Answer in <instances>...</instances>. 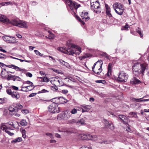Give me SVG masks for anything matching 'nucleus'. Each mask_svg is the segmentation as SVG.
Wrapping results in <instances>:
<instances>
[{"label": "nucleus", "instance_id": "30", "mask_svg": "<svg viewBox=\"0 0 149 149\" xmlns=\"http://www.w3.org/2000/svg\"><path fill=\"white\" fill-rule=\"evenodd\" d=\"M79 137L81 138L82 140L87 139V137L86 136V134H83L80 135Z\"/></svg>", "mask_w": 149, "mask_h": 149}, {"label": "nucleus", "instance_id": "23", "mask_svg": "<svg viewBox=\"0 0 149 149\" xmlns=\"http://www.w3.org/2000/svg\"><path fill=\"white\" fill-rule=\"evenodd\" d=\"M140 82V81L135 77L132 78L130 81V83L132 84H138Z\"/></svg>", "mask_w": 149, "mask_h": 149}, {"label": "nucleus", "instance_id": "40", "mask_svg": "<svg viewBox=\"0 0 149 149\" xmlns=\"http://www.w3.org/2000/svg\"><path fill=\"white\" fill-rule=\"evenodd\" d=\"M27 90L29 91H30L33 89L34 88L35 86L33 85H29L27 86Z\"/></svg>", "mask_w": 149, "mask_h": 149}, {"label": "nucleus", "instance_id": "20", "mask_svg": "<svg viewBox=\"0 0 149 149\" xmlns=\"http://www.w3.org/2000/svg\"><path fill=\"white\" fill-rule=\"evenodd\" d=\"M85 120L84 119L82 118L79 120H77L76 122V125L79 126L84 125L85 124Z\"/></svg>", "mask_w": 149, "mask_h": 149}, {"label": "nucleus", "instance_id": "13", "mask_svg": "<svg viewBox=\"0 0 149 149\" xmlns=\"http://www.w3.org/2000/svg\"><path fill=\"white\" fill-rule=\"evenodd\" d=\"M1 128L2 130L3 131L5 132L6 133H8L9 135L10 136H12L14 135V134L13 133L11 132L10 131L8 130H7L6 129L5 130V128H6V127L5 125V123H2L1 124Z\"/></svg>", "mask_w": 149, "mask_h": 149}, {"label": "nucleus", "instance_id": "16", "mask_svg": "<svg viewBox=\"0 0 149 149\" xmlns=\"http://www.w3.org/2000/svg\"><path fill=\"white\" fill-rule=\"evenodd\" d=\"M105 6L106 8V12L107 16L109 17H112V16L111 13V8L107 4H105Z\"/></svg>", "mask_w": 149, "mask_h": 149}, {"label": "nucleus", "instance_id": "47", "mask_svg": "<svg viewBox=\"0 0 149 149\" xmlns=\"http://www.w3.org/2000/svg\"><path fill=\"white\" fill-rule=\"evenodd\" d=\"M45 134L49 137L51 139L53 138V136L52 133L47 132Z\"/></svg>", "mask_w": 149, "mask_h": 149}, {"label": "nucleus", "instance_id": "53", "mask_svg": "<svg viewBox=\"0 0 149 149\" xmlns=\"http://www.w3.org/2000/svg\"><path fill=\"white\" fill-rule=\"evenodd\" d=\"M56 99H57V97L56 98H54L52 100V102H53V103H54L56 104V103H59L58 101H56Z\"/></svg>", "mask_w": 149, "mask_h": 149}, {"label": "nucleus", "instance_id": "5", "mask_svg": "<svg viewBox=\"0 0 149 149\" xmlns=\"http://www.w3.org/2000/svg\"><path fill=\"white\" fill-rule=\"evenodd\" d=\"M102 64L103 62L101 60L98 61L95 63L92 67V70L93 72L98 75L100 74L102 70Z\"/></svg>", "mask_w": 149, "mask_h": 149}, {"label": "nucleus", "instance_id": "42", "mask_svg": "<svg viewBox=\"0 0 149 149\" xmlns=\"http://www.w3.org/2000/svg\"><path fill=\"white\" fill-rule=\"evenodd\" d=\"M49 91L45 89H43L42 90L39 91L38 92V93H48L49 92Z\"/></svg>", "mask_w": 149, "mask_h": 149}, {"label": "nucleus", "instance_id": "61", "mask_svg": "<svg viewBox=\"0 0 149 149\" xmlns=\"http://www.w3.org/2000/svg\"><path fill=\"white\" fill-rule=\"evenodd\" d=\"M37 94L36 93H33L30 94L29 95V97H33L35 96Z\"/></svg>", "mask_w": 149, "mask_h": 149}, {"label": "nucleus", "instance_id": "24", "mask_svg": "<svg viewBox=\"0 0 149 149\" xmlns=\"http://www.w3.org/2000/svg\"><path fill=\"white\" fill-rule=\"evenodd\" d=\"M82 112L88 111L90 109V106L89 105H82Z\"/></svg>", "mask_w": 149, "mask_h": 149}, {"label": "nucleus", "instance_id": "36", "mask_svg": "<svg viewBox=\"0 0 149 149\" xmlns=\"http://www.w3.org/2000/svg\"><path fill=\"white\" fill-rule=\"evenodd\" d=\"M136 32H138L139 35L141 38H142L143 37V34L141 33V29L139 27H138L136 29Z\"/></svg>", "mask_w": 149, "mask_h": 149}, {"label": "nucleus", "instance_id": "21", "mask_svg": "<svg viewBox=\"0 0 149 149\" xmlns=\"http://www.w3.org/2000/svg\"><path fill=\"white\" fill-rule=\"evenodd\" d=\"M86 136H87V139L95 141L97 139V137L96 135H92L88 134H86Z\"/></svg>", "mask_w": 149, "mask_h": 149}, {"label": "nucleus", "instance_id": "46", "mask_svg": "<svg viewBox=\"0 0 149 149\" xmlns=\"http://www.w3.org/2000/svg\"><path fill=\"white\" fill-rule=\"evenodd\" d=\"M34 52L37 55L40 56H42L43 55V54H41L37 50H34Z\"/></svg>", "mask_w": 149, "mask_h": 149}, {"label": "nucleus", "instance_id": "19", "mask_svg": "<svg viewBox=\"0 0 149 149\" xmlns=\"http://www.w3.org/2000/svg\"><path fill=\"white\" fill-rule=\"evenodd\" d=\"M113 67V64L112 63H109L108 66V72L107 74V75L109 76L111 75L112 72V69Z\"/></svg>", "mask_w": 149, "mask_h": 149}, {"label": "nucleus", "instance_id": "39", "mask_svg": "<svg viewBox=\"0 0 149 149\" xmlns=\"http://www.w3.org/2000/svg\"><path fill=\"white\" fill-rule=\"evenodd\" d=\"M77 120L75 119H72L70 120H69L68 122L71 124H75L76 125V122H77Z\"/></svg>", "mask_w": 149, "mask_h": 149}, {"label": "nucleus", "instance_id": "37", "mask_svg": "<svg viewBox=\"0 0 149 149\" xmlns=\"http://www.w3.org/2000/svg\"><path fill=\"white\" fill-rule=\"evenodd\" d=\"M21 88L22 89L20 91L26 92L28 91L27 86H24L22 85L21 86Z\"/></svg>", "mask_w": 149, "mask_h": 149}, {"label": "nucleus", "instance_id": "38", "mask_svg": "<svg viewBox=\"0 0 149 149\" xmlns=\"http://www.w3.org/2000/svg\"><path fill=\"white\" fill-rule=\"evenodd\" d=\"M7 101V99L6 98H0V104H2L3 103L6 102Z\"/></svg>", "mask_w": 149, "mask_h": 149}, {"label": "nucleus", "instance_id": "41", "mask_svg": "<svg viewBox=\"0 0 149 149\" xmlns=\"http://www.w3.org/2000/svg\"><path fill=\"white\" fill-rule=\"evenodd\" d=\"M146 97V96H144L141 98L136 99V98H134L132 100L133 101L136 102H141V100H142V99H143L144 97Z\"/></svg>", "mask_w": 149, "mask_h": 149}, {"label": "nucleus", "instance_id": "34", "mask_svg": "<svg viewBox=\"0 0 149 149\" xmlns=\"http://www.w3.org/2000/svg\"><path fill=\"white\" fill-rule=\"evenodd\" d=\"M58 131L59 132H66L68 134H70L72 133V132L70 131L68 129H67L65 130H60L59 129H58Z\"/></svg>", "mask_w": 149, "mask_h": 149}, {"label": "nucleus", "instance_id": "17", "mask_svg": "<svg viewBox=\"0 0 149 149\" xmlns=\"http://www.w3.org/2000/svg\"><path fill=\"white\" fill-rule=\"evenodd\" d=\"M0 21L3 23L8 24L9 19L7 18L5 16L1 15H0Z\"/></svg>", "mask_w": 149, "mask_h": 149}, {"label": "nucleus", "instance_id": "8", "mask_svg": "<svg viewBox=\"0 0 149 149\" xmlns=\"http://www.w3.org/2000/svg\"><path fill=\"white\" fill-rule=\"evenodd\" d=\"M128 77V75L123 71H120L118 73L117 80L120 82H126Z\"/></svg>", "mask_w": 149, "mask_h": 149}, {"label": "nucleus", "instance_id": "27", "mask_svg": "<svg viewBox=\"0 0 149 149\" xmlns=\"http://www.w3.org/2000/svg\"><path fill=\"white\" fill-rule=\"evenodd\" d=\"M128 116L131 118H136L137 117V114L135 112H131L129 113Z\"/></svg>", "mask_w": 149, "mask_h": 149}, {"label": "nucleus", "instance_id": "44", "mask_svg": "<svg viewBox=\"0 0 149 149\" xmlns=\"http://www.w3.org/2000/svg\"><path fill=\"white\" fill-rule=\"evenodd\" d=\"M72 114H75L77 113V110L75 108L73 109L70 111Z\"/></svg>", "mask_w": 149, "mask_h": 149}, {"label": "nucleus", "instance_id": "2", "mask_svg": "<svg viewBox=\"0 0 149 149\" xmlns=\"http://www.w3.org/2000/svg\"><path fill=\"white\" fill-rule=\"evenodd\" d=\"M8 23H10L13 25L18 27L23 28H27L28 27V24L24 21L20 20L18 19H13L10 20Z\"/></svg>", "mask_w": 149, "mask_h": 149}, {"label": "nucleus", "instance_id": "52", "mask_svg": "<svg viewBox=\"0 0 149 149\" xmlns=\"http://www.w3.org/2000/svg\"><path fill=\"white\" fill-rule=\"evenodd\" d=\"M23 84H28L30 85H32L33 84V83L32 82L29 81H27L24 82L23 83Z\"/></svg>", "mask_w": 149, "mask_h": 149}, {"label": "nucleus", "instance_id": "50", "mask_svg": "<svg viewBox=\"0 0 149 149\" xmlns=\"http://www.w3.org/2000/svg\"><path fill=\"white\" fill-rule=\"evenodd\" d=\"M43 81L45 82H48L49 81V79L47 77H44L42 78Z\"/></svg>", "mask_w": 149, "mask_h": 149}, {"label": "nucleus", "instance_id": "25", "mask_svg": "<svg viewBox=\"0 0 149 149\" xmlns=\"http://www.w3.org/2000/svg\"><path fill=\"white\" fill-rule=\"evenodd\" d=\"M57 60L59 61L60 62V63L62 65H64L67 67H68L69 66V65L68 63L65 62L62 60L58 59H57Z\"/></svg>", "mask_w": 149, "mask_h": 149}, {"label": "nucleus", "instance_id": "18", "mask_svg": "<svg viewBox=\"0 0 149 149\" xmlns=\"http://www.w3.org/2000/svg\"><path fill=\"white\" fill-rule=\"evenodd\" d=\"M57 101H60L59 102V104L66 103L68 102V100L63 97H57Z\"/></svg>", "mask_w": 149, "mask_h": 149}, {"label": "nucleus", "instance_id": "35", "mask_svg": "<svg viewBox=\"0 0 149 149\" xmlns=\"http://www.w3.org/2000/svg\"><path fill=\"white\" fill-rule=\"evenodd\" d=\"M49 35H48V37L49 39H52L54 38L55 37L54 35L51 32L49 31H48Z\"/></svg>", "mask_w": 149, "mask_h": 149}, {"label": "nucleus", "instance_id": "59", "mask_svg": "<svg viewBox=\"0 0 149 149\" xmlns=\"http://www.w3.org/2000/svg\"><path fill=\"white\" fill-rule=\"evenodd\" d=\"M26 76L29 77H31L32 76V74L29 72L26 73Z\"/></svg>", "mask_w": 149, "mask_h": 149}, {"label": "nucleus", "instance_id": "14", "mask_svg": "<svg viewBox=\"0 0 149 149\" xmlns=\"http://www.w3.org/2000/svg\"><path fill=\"white\" fill-rule=\"evenodd\" d=\"M88 12H83L81 14V17L84 21H86L89 19V17L88 16Z\"/></svg>", "mask_w": 149, "mask_h": 149}, {"label": "nucleus", "instance_id": "10", "mask_svg": "<svg viewBox=\"0 0 149 149\" xmlns=\"http://www.w3.org/2000/svg\"><path fill=\"white\" fill-rule=\"evenodd\" d=\"M5 65L9 68L14 69L17 71H24L23 69L20 68L18 67L15 66L14 65L11 64V65H6L4 64L3 63L0 62V66L3 67Z\"/></svg>", "mask_w": 149, "mask_h": 149}, {"label": "nucleus", "instance_id": "11", "mask_svg": "<svg viewBox=\"0 0 149 149\" xmlns=\"http://www.w3.org/2000/svg\"><path fill=\"white\" fill-rule=\"evenodd\" d=\"M104 122L105 126L111 130L114 129V125L111 122L107 121L106 119H104Z\"/></svg>", "mask_w": 149, "mask_h": 149}, {"label": "nucleus", "instance_id": "28", "mask_svg": "<svg viewBox=\"0 0 149 149\" xmlns=\"http://www.w3.org/2000/svg\"><path fill=\"white\" fill-rule=\"evenodd\" d=\"M15 109H17V111H18L19 110L21 109L23 107V106L19 103L15 104Z\"/></svg>", "mask_w": 149, "mask_h": 149}, {"label": "nucleus", "instance_id": "1", "mask_svg": "<svg viewBox=\"0 0 149 149\" xmlns=\"http://www.w3.org/2000/svg\"><path fill=\"white\" fill-rule=\"evenodd\" d=\"M148 65L145 63L136 62L134 63L132 66L133 72L136 75L140 74H143V73L147 69Z\"/></svg>", "mask_w": 149, "mask_h": 149}, {"label": "nucleus", "instance_id": "62", "mask_svg": "<svg viewBox=\"0 0 149 149\" xmlns=\"http://www.w3.org/2000/svg\"><path fill=\"white\" fill-rule=\"evenodd\" d=\"M127 125V127L126 129L127 131L128 132H130L131 131V129L129 127V125L127 124H126Z\"/></svg>", "mask_w": 149, "mask_h": 149}, {"label": "nucleus", "instance_id": "29", "mask_svg": "<svg viewBox=\"0 0 149 149\" xmlns=\"http://www.w3.org/2000/svg\"><path fill=\"white\" fill-rule=\"evenodd\" d=\"M19 123L22 126H26L27 124V123L26 122V120L24 119L20 121Z\"/></svg>", "mask_w": 149, "mask_h": 149}, {"label": "nucleus", "instance_id": "7", "mask_svg": "<svg viewBox=\"0 0 149 149\" xmlns=\"http://www.w3.org/2000/svg\"><path fill=\"white\" fill-rule=\"evenodd\" d=\"M94 1V0L90 1L91 8L94 12L97 13H99L101 12L99 2L97 1Z\"/></svg>", "mask_w": 149, "mask_h": 149}, {"label": "nucleus", "instance_id": "43", "mask_svg": "<svg viewBox=\"0 0 149 149\" xmlns=\"http://www.w3.org/2000/svg\"><path fill=\"white\" fill-rule=\"evenodd\" d=\"M129 27H130L129 26V25L127 24H126V25L122 27L121 29V30H127V29Z\"/></svg>", "mask_w": 149, "mask_h": 149}, {"label": "nucleus", "instance_id": "55", "mask_svg": "<svg viewBox=\"0 0 149 149\" xmlns=\"http://www.w3.org/2000/svg\"><path fill=\"white\" fill-rule=\"evenodd\" d=\"M68 90H62L61 91V92L62 93L65 94H67L68 93Z\"/></svg>", "mask_w": 149, "mask_h": 149}, {"label": "nucleus", "instance_id": "15", "mask_svg": "<svg viewBox=\"0 0 149 149\" xmlns=\"http://www.w3.org/2000/svg\"><path fill=\"white\" fill-rule=\"evenodd\" d=\"M17 109H15V106L14 105H12L10 106L8 108V109L10 111L9 113L11 115L14 114L16 112H17Z\"/></svg>", "mask_w": 149, "mask_h": 149}, {"label": "nucleus", "instance_id": "49", "mask_svg": "<svg viewBox=\"0 0 149 149\" xmlns=\"http://www.w3.org/2000/svg\"><path fill=\"white\" fill-rule=\"evenodd\" d=\"M51 89L54 91H56L58 89L57 87L55 85L51 86Z\"/></svg>", "mask_w": 149, "mask_h": 149}, {"label": "nucleus", "instance_id": "9", "mask_svg": "<svg viewBox=\"0 0 149 149\" xmlns=\"http://www.w3.org/2000/svg\"><path fill=\"white\" fill-rule=\"evenodd\" d=\"M48 111L49 112L55 113H58L60 111L59 107L57 104L54 103H52L48 107Z\"/></svg>", "mask_w": 149, "mask_h": 149}, {"label": "nucleus", "instance_id": "63", "mask_svg": "<svg viewBox=\"0 0 149 149\" xmlns=\"http://www.w3.org/2000/svg\"><path fill=\"white\" fill-rule=\"evenodd\" d=\"M12 76V75L11 74L8 75L7 78V79L8 80H11Z\"/></svg>", "mask_w": 149, "mask_h": 149}, {"label": "nucleus", "instance_id": "45", "mask_svg": "<svg viewBox=\"0 0 149 149\" xmlns=\"http://www.w3.org/2000/svg\"><path fill=\"white\" fill-rule=\"evenodd\" d=\"M7 123H5V125L6 126V127L5 128V130H8L9 131L10 130H14V129L12 128L11 127H9L7 125Z\"/></svg>", "mask_w": 149, "mask_h": 149}, {"label": "nucleus", "instance_id": "31", "mask_svg": "<svg viewBox=\"0 0 149 149\" xmlns=\"http://www.w3.org/2000/svg\"><path fill=\"white\" fill-rule=\"evenodd\" d=\"M22 139L21 137H18L12 140V143H16L17 142H19L22 141Z\"/></svg>", "mask_w": 149, "mask_h": 149}, {"label": "nucleus", "instance_id": "56", "mask_svg": "<svg viewBox=\"0 0 149 149\" xmlns=\"http://www.w3.org/2000/svg\"><path fill=\"white\" fill-rule=\"evenodd\" d=\"M18 60H19L21 62L25 61V62H26L28 63H30L31 62V61L30 60H23L20 59L19 58H18Z\"/></svg>", "mask_w": 149, "mask_h": 149}, {"label": "nucleus", "instance_id": "12", "mask_svg": "<svg viewBox=\"0 0 149 149\" xmlns=\"http://www.w3.org/2000/svg\"><path fill=\"white\" fill-rule=\"evenodd\" d=\"M119 118L120 119V121L122 122L125 125L127 124L128 120V118L126 116L123 115H119Z\"/></svg>", "mask_w": 149, "mask_h": 149}, {"label": "nucleus", "instance_id": "22", "mask_svg": "<svg viewBox=\"0 0 149 149\" xmlns=\"http://www.w3.org/2000/svg\"><path fill=\"white\" fill-rule=\"evenodd\" d=\"M11 95L13 98H15L16 100H17L20 97L19 94L17 91H13Z\"/></svg>", "mask_w": 149, "mask_h": 149}, {"label": "nucleus", "instance_id": "4", "mask_svg": "<svg viewBox=\"0 0 149 149\" xmlns=\"http://www.w3.org/2000/svg\"><path fill=\"white\" fill-rule=\"evenodd\" d=\"M71 47L72 48H74V49H72L71 48H67L65 50V51H63V48L61 47L59 49V50L63 52V53L72 55H73L75 53L74 52L75 51L74 50L75 49H78V50L79 52V53L81 52V48L77 45L73 44L72 45Z\"/></svg>", "mask_w": 149, "mask_h": 149}, {"label": "nucleus", "instance_id": "3", "mask_svg": "<svg viewBox=\"0 0 149 149\" xmlns=\"http://www.w3.org/2000/svg\"><path fill=\"white\" fill-rule=\"evenodd\" d=\"M67 5L72 11V14H76L78 8L80 6V5L71 0H64Z\"/></svg>", "mask_w": 149, "mask_h": 149}, {"label": "nucleus", "instance_id": "51", "mask_svg": "<svg viewBox=\"0 0 149 149\" xmlns=\"http://www.w3.org/2000/svg\"><path fill=\"white\" fill-rule=\"evenodd\" d=\"M6 92L9 95H11L12 92L10 89H7L6 90Z\"/></svg>", "mask_w": 149, "mask_h": 149}, {"label": "nucleus", "instance_id": "58", "mask_svg": "<svg viewBox=\"0 0 149 149\" xmlns=\"http://www.w3.org/2000/svg\"><path fill=\"white\" fill-rule=\"evenodd\" d=\"M81 149H92L91 147L86 146H85L82 147Z\"/></svg>", "mask_w": 149, "mask_h": 149}, {"label": "nucleus", "instance_id": "48", "mask_svg": "<svg viewBox=\"0 0 149 149\" xmlns=\"http://www.w3.org/2000/svg\"><path fill=\"white\" fill-rule=\"evenodd\" d=\"M11 2H2L0 3V5H1L2 6H5V5H9L10 4Z\"/></svg>", "mask_w": 149, "mask_h": 149}, {"label": "nucleus", "instance_id": "57", "mask_svg": "<svg viewBox=\"0 0 149 149\" xmlns=\"http://www.w3.org/2000/svg\"><path fill=\"white\" fill-rule=\"evenodd\" d=\"M16 80L19 81H22V79L20 77H19L15 76V81Z\"/></svg>", "mask_w": 149, "mask_h": 149}, {"label": "nucleus", "instance_id": "32", "mask_svg": "<svg viewBox=\"0 0 149 149\" xmlns=\"http://www.w3.org/2000/svg\"><path fill=\"white\" fill-rule=\"evenodd\" d=\"M20 131L22 134V136L24 138H25L26 137V131L23 129H21Z\"/></svg>", "mask_w": 149, "mask_h": 149}, {"label": "nucleus", "instance_id": "26", "mask_svg": "<svg viewBox=\"0 0 149 149\" xmlns=\"http://www.w3.org/2000/svg\"><path fill=\"white\" fill-rule=\"evenodd\" d=\"M10 38L8 43L13 44L17 42L16 38L15 37H10Z\"/></svg>", "mask_w": 149, "mask_h": 149}, {"label": "nucleus", "instance_id": "60", "mask_svg": "<svg viewBox=\"0 0 149 149\" xmlns=\"http://www.w3.org/2000/svg\"><path fill=\"white\" fill-rule=\"evenodd\" d=\"M77 18L79 21L81 22L84 25L85 24V22L83 21H82L79 17H77Z\"/></svg>", "mask_w": 149, "mask_h": 149}, {"label": "nucleus", "instance_id": "64", "mask_svg": "<svg viewBox=\"0 0 149 149\" xmlns=\"http://www.w3.org/2000/svg\"><path fill=\"white\" fill-rule=\"evenodd\" d=\"M55 136L57 138H61V135L58 133H56L55 134Z\"/></svg>", "mask_w": 149, "mask_h": 149}, {"label": "nucleus", "instance_id": "6", "mask_svg": "<svg viewBox=\"0 0 149 149\" xmlns=\"http://www.w3.org/2000/svg\"><path fill=\"white\" fill-rule=\"evenodd\" d=\"M113 9L118 15H121L125 10L124 6L120 3H116L113 5Z\"/></svg>", "mask_w": 149, "mask_h": 149}, {"label": "nucleus", "instance_id": "54", "mask_svg": "<svg viewBox=\"0 0 149 149\" xmlns=\"http://www.w3.org/2000/svg\"><path fill=\"white\" fill-rule=\"evenodd\" d=\"M21 111L22 113L24 114H27L29 112L28 110L27 109H22Z\"/></svg>", "mask_w": 149, "mask_h": 149}, {"label": "nucleus", "instance_id": "33", "mask_svg": "<svg viewBox=\"0 0 149 149\" xmlns=\"http://www.w3.org/2000/svg\"><path fill=\"white\" fill-rule=\"evenodd\" d=\"M10 37L8 36H3V38L5 41L8 42L9 40L10 39Z\"/></svg>", "mask_w": 149, "mask_h": 149}]
</instances>
